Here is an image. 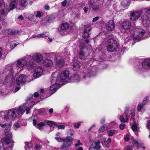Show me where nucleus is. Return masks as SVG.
Returning <instances> with one entry per match:
<instances>
[{
    "instance_id": "20e7f679",
    "label": "nucleus",
    "mask_w": 150,
    "mask_h": 150,
    "mask_svg": "<svg viewBox=\"0 0 150 150\" xmlns=\"http://www.w3.org/2000/svg\"><path fill=\"white\" fill-rule=\"evenodd\" d=\"M17 3L16 0H13L10 3L8 9L7 5L5 4H0V20L6 19L8 10L11 11L15 8Z\"/></svg>"
},
{
    "instance_id": "ddd939ff",
    "label": "nucleus",
    "mask_w": 150,
    "mask_h": 150,
    "mask_svg": "<svg viewBox=\"0 0 150 150\" xmlns=\"http://www.w3.org/2000/svg\"><path fill=\"white\" fill-rule=\"evenodd\" d=\"M55 60V61L56 64L58 68L63 67L64 64V62L62 58L59 56L56 57Z\"/></svg>"
},
{
    "instance_id": "58836bf2",
    "label": "nucleus",
    "mask_w": 150,
    "mask_h": 150,
    "mask_svg": "<svg viewBox=\"0 0 150 150\" xmlns=\"http://www.w3.org/2000/svg\"><path fill=\"white\" fill-rule=\"evenodd\" d=\"M80 77L78 75L76 74L74 75V80L76 82H78L80 80Z\"/></svg>"
},
{
    "instance_id": "c85d7f7f",
    "label": "nucleus",
    "mask_w": 150,
    "mask_h": 150,
    "mask_svg": "<svg viewBox=\"0 0 150 150\" xmlns=\"http://www.w3.org/2000/svg\"><path fill=\"white\" fill-rule=\"evenodd\" d=\"M119 120L122 122H127L129 120L128 118L127 117L124 119V117L122 115H120Z\"/></svg>"
},
{
    "instance_id": "a211bd4d",
    "label": "nucleus",
    "mask_w": 150,
    "mask_h": 150,
    "mask_svg": "<svg viewBox=\"0 0 150 150\" xmlns=\"http://www.w3.org/2000/svg\"><path fill=\"white\" fill-rule=\"evenodd\" d=\"M33 95H31L29 97H28L27 99L26 100L27 101V103H26L25 105H24L25 106V105H26L27 104V108H29L30 109V107L31 108L32 107L34 104V102L33 101H31L30 103H29L28 101L30 100L31 99H33Z\"/></svg>"
},
{
    "instance_id": "f3484780",
    "label": "nucleus",
    "mask_w": 150,
    "mask_h": 150,
    "mask_svg": "<svg viewBox=\"0 0 150 150\" xmlns=\"http://www.w3.org/2000/svg\"><path fill=\"white\" fill-rule=\"evenodd\" d=\"M43 57L40 53H36L33 55V59L35 62H40L43 59Z\"/></svg>"
},
{
    "instance_id": "e433bc0d",
    "label": "nucleus",
    "mask_w": 150,
    "mask_h": 150,
    "mask_svg": "<svg viewBox=\"0 0 150 150\" xmlns=\"http://www.w3.org/2000/svg\"><path fill=\"white\" fill-rule=\"evenodd\" d=\"M37 128L39 129H41V127L42 126H45V124L42 122H40L37 125Z\"/></svg>"
},
{
    "instance_id": "5fc2aeb1",
    "label": "nucleus",
    "mask_w": 150,
    "mask_h": 150,
    "mask_svg": "<svg viewBox=\"0 0 150 150\" xmlns=\"http://www.w3.org/2000/svg\"><path fill=\"white\" fill-rule=\"evenodd\" d=\"M142 104L141 105L140 104H138V106H137V110H138L140 111L142 108V107H143Z\"/></svg>"
},
{
    "instance_id": "9b49d317",
    "label": "nucleus",
    "mask_w": 150,
    "mask_h": 150,
    "mask_svg": "<svg viewBox=\"0 0 150 150\" xmlns=\"http://www.w3.org/2000/svg\"><path fill=\"white\" fill-rule=\"evenodd\" d=\"M43 69L40 67H38L35 68L33 76L35 78H37L40 77L42 74L43 72Z\"/></svg>"
},
{
    "instance_id": "a18cd8bd",
    "label": "nucleus",
    "mask_w": 150,
    "mask_h": 150,
    "mask_svg": "<svg viewBox=\"0 0 150 150\" xmlns=\"http://www.w3.org/2000/svg\"><path fill=\"white\" fill-rule=\"evenodd\" d=\"M3 143V144H6L7 145L11 143V140L8 139H5Z\"/></svg>"
},
{
    "instance_id": "bf43d9fd",
    "label": "nucleus",
    "mask_w": 150,
    "mask_h": 150,
    "mask_svg": "<svg viewBox=\"0 0 150 150\" xmlns=\"http://www.w3.org/2000/svg\"><path fill=\"white\" fill-rule=\"evenodd\" d=\"M125 125L123 123L121 124L120 125V128L121 130H123L124 129V127Z\"/></svg>"
},
{
    "instance_id": "ea45409f",
    "label": "nucleus",
    "mask_w": 150,
    "mask_h": 150,
    "mask_svg": "<svg viewBox=\"0 0 150 150\" xmlns=\"http://www.w3.org/2000/svg\"><path fill=\"white\" fill-rule=\"evenodd\" d=\"M132 129L134 131L137 130V126L135 123H134L132 126Z\"/></svg>"
},
{
    "instance_id": "49530a36",
    "label": "nucleus",
    "mask_w": 150,
    "mask_h": 150,
    "mask_svg": "<svg viewBox=\"0 0 150 150\" xmlns=\"http://www.w3.org/2000/svg\"><path fill=\"white\" fill-rule=\"evenodd\" d=\"M35 147L36 150H40L42 148V146L37 144L35 146Z\"/></svg>"
},
{
    "instance_id": "680f3d73",
    "label": "nucleus",
    "mask_w": 150,
    "mask_h": 150,
    "mask_svg": "<svg viewBox=\"0 0 150 150\" xmlns=\"http://www.w3.org/2000/svg\"><path fill=\"white\" fill-rule=\"evenodd\" d=\"M32 58H33V57H32V56H31L28 55H26V56H25V57H24L23 58H24V59H31Z\"/></svg>"
},
{
    "instance_id": "4468645a",
    "label": "nucleus",
    "mask_w": 150,
    "mask_h": 150,
    "mask_svg": "<svg viewBox=\"0 0 150 150\" xmlns=\"http://www.w3.org/2000/svg\"><path fill=\"white\" fill-rule=\"evenodd\" d=\"M142 66L143 69L146 70H150V59L145 60L142 63Z\"/></svg>"
},
{
    "instance_id": "e2e57ef3",
    "label": "nucleus",
    "mask_w": 150,
    "mask_h": 150,
    "mask_svg": "<svg viewBox=\"0 0 150 150\" xmlns=\"http://www.w3.org/2000/svg\"><path fill=\"white\" fill-rule=\"evenodd\" d=\"M88 7H87L86 6H85L83 8V10L84 11V12L85 13H86L88 12Z\"/></svg>"
},
{
    "instance_id": "79ce46f5",
    "label": "nucleus",
    "mask_w": 150,
    "mask_h": 150,
    "mask_svg": "<svg viewBox=\"0 0 150 150\" xmlns=\"http://www.w3.org/2000/svg\"><path fill=\"white\" fill-rule=\"evenodd\" d=\"M106 126L104 125L102 127H100L99 129V132H103L104 131L106 128Z\"/></svg>"
},
{
    "instance_id": "f704fd0d",
    "label": "nucleus",
    "mask_w": 150,
    "mask_h": 150,
    "mask_svg": "<svg viewBox=\"0 0 150 150\" xmlns=\"http://www.w3.org/2000/svg\"><path fill=\"white\" fill-rule=\"evenodd\" d=\"M89 42V41L88 40H85L84 43H80V46L81 47V49H83L85 47L86 45L85 43L88 44Z\"/></svg>"
},
{
    "instance_id": "c9c22d12",
    "label": "nucleus",
    "mask_w": 150,
    "mask_h": 150,
    "mask_svg": "<svg viewBox=\"0 0 150 150\" xmlns=\"http://www.w3.org/2000/svg\"><path fill=\"white\" fill-rule=\"evenodd\" d=\"M132 143L134 145L137 147H140L142 146V145L138 143V142L134 139H133Z\"/></svg>"
},
{
    "instance_id": "c03bdc74",
    "label": "nucleus",
    "mask_w": 150,
    "mask_h": 150,
    "mask_svg": "<svg viewBox=\"0 0 150 150\" xmlns=\"http://www.w3.org/2000/svg\"><path fill=\"white\" fill-rule=\"evenodd\" d=\"M144 9L146 13L150 15V7L145 8Z\"/></svg>"
},
{
    "instance_id": "0eeeda50",
    "label": "nucleus",
    "mask_w": 150,
    "mask_h": 150,
    "mask_svg": "<svg viewBox=\"0 0 150 150\" xmlns=\"http://www.w3.org/2000/svg\"><path fill=\"white\" fill-rule=\"evenodd\" d=\"M141 20V23L144 26H148L150 23V17L146 14L142 15Z\"/></svg>"
},
{
    "instance_id": "4d7b16f0",
    "label": "nucleus",
    "mask_w": 150,
    "mask_h": 150,
    "mask_svg": "<svg viewBox=\"0 0 150 150\" xmlns=\"http://www.w3.org/2000/svg\"><path fill=\"white\" fill-rule=\"evenodd\" d=\"M147 125H146V127L147 128L150 129V120L147 122Z\"/></svg>"
},
{
    "instance_id": "f8f14e48",
    "label": "nucleus",
    "mask_w": 150,
    "mask_h": 150,
    "mask_svg": "<svg viewBox=\"0 0 150 150\" xmlns=\"http://www.w3.org/2000/svg\"><path fill=\"white\" fill-rule=\"evenodd\" d=\"M122 27L125 30V32L128 33L131 30V23L128 21H125L122 23Z\"/></svg>"
},
{
    "instance_id": "b1692460",
    "label": "nucleus",
    "mask_w": 150,
    "mask_h": 150,
    "mask_svg": "<svg viewBox=\"0 0 150 150\" xmlns=\"http://www.w3.org/2000/svg\"><path fill=\"white\" fill-rule=\"evenodd\" d=\"M79 57L82 59H84L86 57L85 54L84 53L83 51L81 49L79 53Z\"/></svg>"
},
{
    "instance_id": "f257e3e1",
    "label": "nucleus",
    "mask_w": 150,
    "mask_h": 150,
    "mask_svg": "<svg viewBox=\"0 0 150 150\" xmlns=\"http://www.w3.org/2000/svg\"><path fill=\"white\" fill-rule=\"evenodd\" d=\"M27 64L26 60L23 58L18 60L15 63L7 65L6 69L9 71L7 76L5 77V80L8 81L12 80L15 73L18 71L19 68L23 67Z\"/></svg>"
},
{
    "instance_id": "1a4fd4ad",
    "label": "nucleus",
    "mask_w": 150,
    "mask_h": 150,
    "mask_svg": "<svg viewBox=\"0 0 150 150\" xmlns=\"http://www.w3.org/2000/svg\"><path fill=\"white\" fill-rule=\"evenodd\" d=\"M84 29L83 31V37L84 39L88 38L89 37L90 31L91 30L92 28L90 25L87 24L84 25Z\"/></svg>"
},
{
    "instance_id": "423d86ee",
    "label": "nucleus",
    "mask_w": 150,
    "mask_h": 150,
    "mask_svg": "<svg viewBox=\"0 0 150 150\" xmlns=\"http://www.w3.org/2000/svg\"><path fill=\"white\" fill-rule=\"evenodd\" d=\"M73 138L70 137H67L64 139L63 143L61 146V149H68L71 146L72 143Z\"/></svg>"
},
{
    "instance_id": "2f4dec72",
    "label": "nucleus",
    "mask_w": 150,
    "mask_h": 150,
    "mask_svg": "<svg viewBox=\"0 0 150 150\" xmlns=\"http://www.w3.org/2000/svg\"><path fill=\"white\" fill-rule=\"evenodd\" d=\"M26 146L25 150H33V148L31 147V144L28 142H25Z\"/></svg>"
},
{
    "instance_id": "0e129e2a",
    "label": "nucleus",
    "mask_w": 150,
    "mask_h": 150,
    "mask_svg": "<svg viewBox=\"0 0 150 150\" xmlns=\"http://www.w3.org/2000/svg\"><path fill=\"white\" fill-rule=\"evenodd\" d=\"M126 150H132V146H127L126 149Z\"/></svg>"
},
{
    "instance_id": "aec40b11",
    "label": "nucleus",
    "mask_w": 150,
    "mask_h": 150,
    "mask_svg": "<svg viewBox=\"0 0 150 150\" xmlns=\"http://www.w3.org/2000/svg\"><path fill=\"white\" fill-rule=\"evenodd\" d=\"M118 48V45L116 46L113 45H109L107 47V51L109 52H113L116 51Z\"/></svg>"
},
{
    "instance_id": "6e6552de",
    "label": "nucleus",
    "mask_w": 150,
    "mask_h": 150,
    "mask_svg": "<svg viewBox=\"0 0 150 150\" xmlns=\"http://www.w3.org/2000/svg\"><path fill=\"white\" fill-rule=\"evenodd\" d=\"M100 143L99 140H95L91 145L88 150H98L101 147Z\"/></svg>"
},
{
    "instance_id": "dca6fc26",
    "label": "nucleus",
    "mask_w": 150,
    "mask_h": 150,
    "mask_svg": "<svg viewBox=\"0 0 150 150\" xmlns=\"http://www.w3.org/2000/svg\"><path fill=\"white\" fill-rule=\"evenodd\" d=\"M115 24L114 21L110 20L107 23L106 25V29L108 31H111L115 28Z\"/></svg>"
},
{
    "instance_id": "f03ea898",
    "label": "nucleus",
    "mask_w": 150,
    "mask_h": 150,
    "mask_svg": "<svg viewBox=\"0 0 150 150\" xmlns=\"http://www.w3.org/2000/svg\"><path fill=\"white\" fill-rule=\"evenodd\" d=\"M69 71L68 70L63 71L60 74L59 77L56 78L54 76V74H52L50 78L51 86L50 92L52 93H54L59 87V83L63 81L68 77Z\"/></svg>"
},
{
    "instance_id": "7c9ffc66",
    "label": "nucleus",
    "mask_w": 150,
    "mask_h": 150,
    "mask_svg": "<svg viewBox=\"0 0 150 150\" xmlns=\"http://www.w3.org/2000/svg\"><path fill=\"white\" fill-rule=\"evenodd\" d=\"M111 138H108L107 140V141L104 142L103 143V146L105 147H108L109 146V145L108 144H108V142L109 143H110L111 142Z\"/></svg>"
},
{
    "instance_id": "6e6d98bb",
    "label": "nucleus",
    "mask_w": 150,
    "mask_h": 150,
    "mask_svg": "<svg viewBox=\"0 0 150 150\" xmlns=\"http://www.w3.org/2000/svg\"><path fill=\"white\" fill-rule=\"evenodd\" d=\"M67 3V0H65L61 2V4L63 6L65 7L66 6Z\"/></svg>"
},
{
    "instance_id": "cd10ccee",
    "label": "nucleus",
    "mask_w": 150,
    "mask_h": 150,
    "mask_svg": "<svg viewBox=\"0 0 150 150\" xmlns=\"http://www.w3.org/2000/svg\"><path fill=\"white\" fill-rule=\"evenodd\" d=\"M19 4L21 6L25 7L27 4L26 0H20Z\"/></svg>"
},
{
    "instance_id": "13d9d810",
    "label": "nucleus",
    "mask_w": 150,
    "mask_h": 150,
    "mask_svg": "<svg viewBox=\"0 0 150 150\" xmlns=\"http://www.w3.org/2000/svg\"><path fill=\"white\" fill-rule=\"evenodd\" d=\"M82 145V143L80 142V140H79L77 141V143L75 144V146H77L79 145Z\"/></svg>"
},
{
    "instance_id": "3c124183",
    "label": "nucleus",
    "mask_w": 150,
    "mask_h": 150,
    "mask_svg": "<svg viewBox=\"0 0 150 150\" xmlns=\"http://www.w3.org/2000/svg\"><path fill=\"white\" fill-rule=\"evenodd\" d=\"M81 124L79 123H75L74 124V127L76 128H79V127Z\"/></svg>"
},
{
    "instance_id": "72a5a7b5",
    "label": "nucleus",
    "mask_w": 150,
    "mask_h": 150,
    "mask_svg": "<svg viewBox=\"0 0 150 150\" xmlns=\"http://www.w3.org/2000/svg\"><path fill=\"white\" fill-rule=\"evenodd\" d=\"M73 66L74 68L77 69L79 68L80 65L79 64V62L76 60L75 62V61L74 62Z\"/></svg>"
},
{
    "instance_id": "7ed1b4c3",
    "label": "nucleus",
    "mask_w": 150,
    "mask_h": 150,
    "mask_svg": "<svg viewBox=\"0 0 150 150\" xmlns=\"http://www.w3.org/2000/svg\"><path fill=\"white\" fill-rule=\"evenodd\" d=\"M27 104L25 106L24 105L19 107L18 108H13L9 110L7 114V116H5L4 119L6 120L10 119L14 120L22 116L26 110V113L28 114L30 109L27 108Z\"/></svg>"
},
{
    "instance_id": "9d476101",
    "label": "nucleus",
    "mask_w": 150,
    "mask_h": 150,
    "mask_svg": "<svg viewBox=\"0 0 150 150\" xmlns=\"http://www.w3.org/2000/svg\"><path fill=\"white\" fill-rule=\"evenodd\" d=\"M27 77L23 74H21L17 78L16 81V84L18 85L20 83L23 84L26 82Z\"/></svg>"
},
{
    "instance_id": "473e14b6",
    "label": "nucleus",
    "mask_w": 150,
    "mask_h": 150,
    "mask_svg": "<svg viewBox=\"0 0 150 150\" xmlns=\"http://www.w3.org/2000/svg\"><path fill=\"white\" fill-rule=\"evenodd\" d=\"M9 129L8 128V129H6L4 130V133L6 136H7L8 137L10 138L11 137V133L9 132Z\"/></svg>"
},
{
    "instance_id": "69168bd1",
    "label": "nucleus",
    "mask_w": 150,
    "mask_h": 150,
    "mask_svg": "<svg viewBox=\"0 0 150 150\" xmlns=\"http://www.w3.org/2000/svg\"><path fill=\"white\" fill-rule=\"evenodd\" d=\"M14 126L16 128H18L19 127V125L18 123H16L14 125Z\"/></svg>"
},
{
    "instance_id": "a19ab883",
    "label": "nucleus",
    "mask_w": 150,
    "mask_h": 150,
    "mask_svg": "<svg viewBox=\"0 0 150 150\" xmlns=\"http://www.w3.org/2000/svg\"><path fill=\"white\" fill-rule=\"evenodd\" d=\"M115 131L116 130H111L108 132V135L110 136H112L115 134Z\"/></svg>"
},
{
    "instance_id": "6ab92c4d",
    "label": "nucleus",
    "mask_w": 150,
    "mask_h": 150,
    "mask_svg": "<svg viewBox=\"0 0 150 150\" xmlns=\"http://www.w3.org/2000/svg\"><path fill=\"white\" fill-rule=\"evenodd\" d=\"M3 33L7 35H14L18 33L17 31L12 30L10 29H7L3 31Z\"/></svg>"
},
{
    "instance_id": "052dcab7",
    "label": "nucleus",
    "mask_w": 150,
    "mask_h": 150,
    "mask_svg": "<svg viewBox=\"0 0 150 150\" xmlns=\"http://www.w3.org/2000/svg\"><path fill=\"white\" fill-rule=\"evenodd\" d=\"M57 127H58V129H63L64 128V126L63 125H57Z\"/></svg>"
},
{
    "instance_id": "603ef678",
    "label": "nucleus",
    "mask_w": 150,
    "mask_h": 150,
    "mask_svg": "<svg viewBox=\"0 0 150 150\" xmlns=\"http://www.w3.org/2000/svg\"><path fill=\"white\" fill-rule=\"evenodd\" d=\"M135 112L134 111H132L131 113V118L132 119L134 120L135 117Z\"/></svg>"
},
{
    "instance_id": "2eb2a0df",
    "label": "nucleus",
    "mask_w": 150,
    "mask_h": 150,
    "mask_svg": "<svg viewBox=\"0 0 150 150\" xmlns=\"http://www.w3.org/2000/svg\"><path fill=\"white\" fill-rule=\"evenodd\" d=\"M141 13L140 11H135L130 14V19L132 20L137 19L140 16Z\"/></svg>"
},
{
    "instance_id": "864d4df0",
    "label": "nucleus",
    "mask_w": 150,
    "mask_h": 150,
    "mask_svg": "<svg viewBox=\"0 0 150 150\" xmlns=\"http://www.w3.org/2000/svg\"><path fill=\"white\" fill-rule=\"evenodd\" d=\"M35 16L37 18H40L41 16V13L39 11H38L37 12V14L35 15Z\"/></svg>"
},
{
    "instance_id": "4be33fe9",
    "label": "nucleus",
    "mask_w": 150,
    "mask_h": 150,
    "mask_svg": "<svg viewBox=\"0 0 150 150\" xmlns=\"http://www.w3.org/2000/svg\"><path fill=\"white\" fill-rule=\"evenodd\" d=\"M44 122L50 126L52 127L57 126L56 123L54 122L45 120Z\"/></svg>"
},
{
    "instance_id": "a878e982",
    "label": "nucleus",
    "mask_w": 150,
    "mask_h": 150,
    "mask_svg": "<svg viewBox=\"0 0 150 150\" xmlns=\"http://www.w3.org/2000/svg\"><path fill=\"white\" fill-rule=\"evenodd\" d=\"M87 70V69H85L83 71L85 73H86V74L84 76H83L84 78H86V77H90L91 76V75H92V74H91L92 72L91 71V70L89 69L88 70V71L87 72H86Z\"/></svg>"
},
{
    "instance_id": "37998d69",
    "label": "nucleus",
    "mask_w": 150,
    "mask_h": 150,
    "mask_svg": "<svg viewBox=\"0 0 150 150\" xmlns=\"http://www.w3.org/2000/svg\"><path fill=\"white\" fill-rule=\"evenodd\" d=\"M148 96H146L144 98L143 102L142 103L143 106H144L145 104L148 102Z\"/></svg>"
},
{
    "instance_id": "8fccbe9b",
    "label": "nucleus",
    "mask_w": 150,
    "mask_h": 150,
    "mask_svg": "<svg viewBox=\"0 0 150 150\" xmlns=\"http://www.w3.org/2000/svg\"><path fill=\"white\" fill-rule=\"evenodd\" d=\"M4 55V52L1 48L0 47V59L2 58L3 56Z\"/></svg>"
},
{
    "instance_id": "774afa93",
    "label": "nucleus",
    "mask_w": 150,
    "mask_h": 150,
    "mask_svg": "<svg viewBox=\"0 0 150 150\" xmlns=\"http://www.w3.org/2000/svg\"><path fill=\"white\" fill-rule=\"evenodd\" d=\"M7 124L6 123L4 124L1 123L0 124V126L3 128H4L7 125Z\"/></svg>"
},
{
    "instance_id": "393cba45",
    "label": "nucleus",
    "mask_w": 150,
    "mask_h": 150,
    "mask_svg": "<svg viewBox=\"0 0 150 150\" xmlns=\"http://www.w3.org/2000/svg\"><path fill=\"white\" fill-rule=\"evenodd\" d=\"M108 43H111L112 45H114L115 46L118 45L117 43V41L114 39L111 38L109 39L108 40Z\"/></svg>"
},
{
    "instance_id": "09e8293b",
    "label": "nucleus",
    "mask_w": 150,
    "mask_h": 150,
    "mask_svg": "<svg viewBox=\"0 0 150 150\" xmlns=\"http://www.w3.org/2000/svg\"><path fill=\"white\" fill-rule=\"evenodd\" d=\"M55 138V139L58 142H63V141H64V139H62V138H60V137H56Z\"/></svg>"
},
{
    "instance_id": "412c9836",
    "label": "nucleus",
    "mask_w": 150,
    "mask_h": 150,
    "mask_svg": "<svg viewBox=\"0 0 150 150\" xmlns=\"http://www.w3.org/2000/svg\"><path fill=\"white\" fill-rule=\"evenodd\" d=\"M43 64L45 66L49 67L52 66L53 64L52 61L49 59H46L43 62Z\"/></svg>"
},
{
    "instance_id": "de8ad7c7",
    "label": "nucleus",
    "mask_w": 150,
    "mask_h": 150,
    "mask_svg": "<svg viewBox=\"0 0 150 150\" xmlns=\"http://www.w3.org/2000/svg\"><path fill=\"white\" fill-rule=\"evenodd\" d=\"M17 45L14 42H12L11 43V48L13 49L16 47Z\"/></svg>"
},
{
    "instance_id": "4c0bfd02",
    "label": "nucleus",
    "mask_w": 150,
    "mask_h": 150,
    "mask_svg": "<svg viewBox=\"0 0 150 150\" xmlns=\"http://www.w3.org/2000/svg\"><path fill=\"white\" fill-rule=\"evenodd\" d=\"M67 133L68 135H69L71 136L74 134V131L72 129H70L67 131Z\"/></svg>"
},
{
    "instance_id": "5701e85b",
    "label": "nucleus",
    "mask_w": 150,
    "mask_h": 150,
    "mask_svg": "<svg viewBox=\"0 0 150 150\" xmlns=\"http://www.w3.org/2000/svg\"><path fill=\"white\" fill-rule=\"evenodd\" d=\"M48 33H45L41 34H39L33 37L37 38H42L48 36Z\"/></svg>"
},
{
    "instance_id": "338daca9",
    "label": "nucleus",
    "mask_w": 150,
    "mask_h": 150,
    "mask_svg": "<svg viewBox=\"0 0 150 150\" xmlns=\"http://www.w3.org/2000/svg\"><path fill=\"white\" fill-rule=\"evenodd\" d=\"M99 17L98 16L94 18L93 19L92 22H95V21H96L98 20V19H99Z\"/></svg>"
},
{
    "instance_id": "c756f323",
    "label": "nucleus",
    "mask_w": 150,
    "mask_h": 150,
    "mask_svg": "<svg viewBox=\"0 0 150 150\" xmlns=\"http://www.w3.org/2000/svg\"><path fill=\"white\" fill-rule=\"evenodd\" d=\"M69 27V24L66 23L62 24L61 26V28L63 30H67L68 28Z\"/></svg>"
},
{
    "instance_id": "bb28decb",
    "label": "nucleus",
    "mask_w": 150,
    "mask_h": 150,
    "mask_svg": "<svg viewBox=\"0 0 150 150\" xmlns=\"http://www.w3.org/2000/svg\"><path fill=\"white\" fill-rule=\"evenodd\" d=\"M35 64L32 62H29L27 64V66L28 69H32L35 66Z\"/></svg>"
},
{
    "instance_id": "39448f33",
    "label": "nucleus",
    "mask_w": 150,
    "mask_h": 150,
    "mask_svg": "<svg viewBox=\"0 0 150 150\" xmlns=\"http://www.w3.org/2000/svg\"><path fill=\"white\" fill-rule=\"evenodd\" d=\"M145 33V30L141 28L135 29L133 33L134 38L136 39L139 40L144 36Z\"/></svg>"
}]
</instances>
